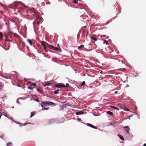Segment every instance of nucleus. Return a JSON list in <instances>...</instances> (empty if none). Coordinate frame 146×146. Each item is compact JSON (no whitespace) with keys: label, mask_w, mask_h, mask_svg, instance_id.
Masks as SVG:
<instances>
[{"label":"nucleus","mask_w":146,"mask_h":146,"mask_svg":"<svg viewBox=\"0 0 146 146\" xmlns=\"http://www.w3.org/2000/svg\"><path fill=\"white\" fill-rule=\"evenodd\" d=\"M84 45H80V46H79L78 47V49H80L81 48H82V47H84Z\"/></svg>","instance_id":"nucleus-18"},{"label":"nucleus","mask_w":146,"mask_h":146,"mask_svg":"<svg viewBox=\"0 0 146 146\" xmlns=\"http://www.w3.org/2000/svg\"><path fill=\"white\" fill-rule=\"evenodd\" d=\"M104 43H106V44H108V42L107 41H106V40H104Z\"/></svg>","instance_id":"nucleus-23"},{"label":"nucleus","mask_w":146,"mask_h":146,"mask_svg":"<svg viewBox=\"0 0 146 146\" xmlns=\"http://www.w3.org/2000/svg\"><path fill=\"white\" fill-rule=\"evenodd\" d=\"M36 84L35 83H31L28 87V88L30 90H32L34 87L35 86Z\"/></svg>","instance_id":"nucleus-1"},{"label":"nucleus","mask_w":146,"mask_h":146,"mask_svg":"<svg viewBox=\"0 0 146 146\" xmlns=\"http://www.w3.org/2000/svg\"><path fill=\"white\" fill-rule=\"evenodd\" d=\"M107 113L108 114L111 115H113V114L112 112L109 111H107Z\"/></svg>","instance_id":"nucleus-9"},{"label":"nucleus","mask_w":146,"mask_h":146,"mask_svg":"<svg viewBox=\"0 0 146 146\" xmlns=\"http://www.w3.org/2000/svg\"><path fill=\"white\" fill-rule=\"evenodd\" d=\"M50 83H45V84H44L43 83L42 85L43 86H47L50 85Z\"/></svg>","instance_id":"nucleus-12"},{"label":"nucleus","mask_w":146,"mask_h":146,"mask_svg":"<svg viewBox=\"0 0 146 146\" xmlns=\"http://www.w3.org/2000/svg\"><path fill=\"white\" fill-rule=\"evenodd\" d=\"M143 146H146V143L144 144Z\"/></svg>","instance_id":"nucleus-31"},{"label":"nucleus","mask_w":146,"mask_h":146,"mask_svg":"<svg viewBox=\"0 0 146 146\" xmlns=\"http://www.w3.org/2000/svg\"><path fill=\"white\" fill-rule=\"evenodd\" d=\"M37 91H38V92H41V91H40L39 89H37Z\"/></svg>","instance_id":"nucleus-27"},{"label":"nucleus","mask_w":146,"mask_h":146,"mask_svg":"<svg viewBox=\"0 0 146 146\" xmlns=\"http://www.w3.org/2000/svg\"><path fill=\"white\" fill-rule=\"evenodd\" d=\"M135 109H137V107L136 106L135 107Z\"/></svg>","instance_id":"nucleus-34"},{"label":"nucleus","mask_w":146,"mask_h":146,"mask_svg":"<svg viewBox=\"0 0 146 146\" xmlns=\"http://www.w3.org/2000/svg\"><path fill=\"white\" fill-rule=\"evenodd\" d=\"M52 60L53 61H54L53 59V58H52Z\"/></svg>","instance_id":"nucleus-36"},{"label":"nucleus","mask_w":146,"mask_h":146,"mask_svg":"<svg viewBox=\"0 0 146 146\" xmlns=\"http://www.w3.org/2000/svg\"><path fill=\"white\" fill-rule=\"evenodd\" d=\"M37 24H38V25H39V24H40V22H39V21H38V22H37Z\"/></svg>","instance_id":"nucleus-26"},{"label":"nucleus","mask_w":146,"mask_h":146,"mask_svg":"<svg viewBox=\"0 0 146 146\" xmlns=\"http://www.w3.org/2000/svg\"><path fill=\"white\" fill-rule=\"evenodd\" d=\"M48 108H43L42 109V110H48Z\"/></svg>","instance_id":"nucleus-21"},{"label":"nucleus","mask_w":146,"mask_h":146,"mask_svg":"<svg viewBox=\"0 0 146 146\" xmlns=\"http://www.w3.org/2000/svg\"><path fill=\"white\" fill-rule=\"evenodd\" d=\"M124 127L126 131L127 132V133H129V130L130 129L129 127V126H127L125 127Z\"/></svg>","instance_id":"nucleus-3"},{"label":"nucleus","mask_w":146,"mask_h":146,"mask_svg":"<svg viewBox=\"0 0 146 146\" xmlns=\"http://www.w3.org/2000/svg\"><path fill=\"white\" fill-rule=\"evenodd\" d=\"M118 136L119 137V138L121 140H123V137L121 136V135H120V134H118Z\"/></svg>","instance_id":"nucleus-11"},{"label":"nucleus","mask_w":146,"mask_h":146,"mask_svg":"<svg viewBox=\"0 0 146 146\" xmlns=\"http://www.w3.org/2000/svg\"><path fill=\"white\" fill-rule=\"evenodd\" d=\"M77 119L78 120H80L81 119L80 118H77Z\"/></svg>","instance_id":"nucleus-30"},{"label":"nucleus","mask_w":146,"mask_h":146,"mask_svg":"<svg viewBox=\"0 0 146 146\" xmlns=\"http://www.w3.org/2000/svg\"><path fill=\"white\" fill-rule=\"evenodd\" d=\"M129 119H130V117H129Z\"/></svg>","instance_id":"nucleus-37"},{"label":"nucleus","mask_w":146,"mask_h":146,"mask_svg":"<svg viewBox=\"0 0 146 146\" xmlns=\"http://www.w3.org/2000/svg\"><path fill=\"white\" fill-rule=\"evenodd\" d=\"M42 104L45 105V106L48 105H49L50 102H43L42 103Z\"/></svg>","instance_id":"nucleus-4"},{"label":"nucleus","mask_w":146,"mask_h":146,"mask_svg":"<svg viewBox=\"0 0 146 146\" xmlns=\"http://www.w3.org/2000/svg\"><path fill=\"white\" fill-rule=\"evenodd\" d=\"M35 114V112L33 111L31 112V117L33 116Z\"/></svg>","instance_id":"nucleus-13"},{"label":"nucleus","mask_w":146,"mask_h":146,"mask_svg":"<svg viewBox=\"0 0 146 146\" xmlns=\"http://www.w3.org/2000/svg\"><path fill=\"white\" fill-rule=\"evenodd\" d=\"M3 38V34L2 33H0V39L2 40Z\"/></svg>","instance_id":"nucleus-14"},{"label":"nucleus","mask_w":146,"mask_h":146,"mask_svg":"<svg viewBox=\"0 0 146 146\" xmlns=\"http://www.w3.org/2000/svg\"><path fill=\"white\" fill-rule=\"evenodd\" d=\"M27 41L29 42L31 45H32V42L31 41L30 39H28L27 40Z\"/></svg>","instance_id":"nucleus-10"},{"label":"nucleus","mask_w":146,"mask_h":146,"mask_svg":"<svg viewBox=\"0 0 146 146\" xmlns=\"http://www.w3.org/2000/svg\"><path fill=\"white\" fill-rule=\"evenodd\" d=\"M124 109L125 111H129V110L127 108H124Z\"/></svg>","instance_id":"nucleus-22"},{"label":"nucleus","mask_w":146,"mask_h":146,"mask_svg":"<svg viewBox=\"0 0 146 146\" xmlns=\"http://www.w3.org/2000/svg\"><path fill=\"white\" fill-rule=\"evenodd\" d=\"M27 124L26 123H25L24 125H25Z\"/></svg>","instance_id":"nucleus-33"},{"label":"nucleus","mask_w":146,"mask_h":146,"mask_svg":"<svg viewBox=\"0 0 146 146\" xmlns=\"http://www.w3.org/2000/svg\"><path fill=\"white\" fill-rule=\"evenodd\" d=\"M11 120H12V118H10Z\"/></svg>","instance_id":"nucleus-35"},{"label":"nucleus","mask_w":146,"mask_h":146,"mask_svg":"<svg viewBox=\"0 0 146 146\" xmlns=\"http://www.w3.org/2000/svg\"><path fill=\"white\" fill-rule=\"evenodd\" d=\"M12 144V143L10 142L7 144V146H9V145H11Z\"/></svg>","instance_id":"nucleus-20"},{"label":"nucleus","mask_w":146,"mask_h":146,"mask_svg":"<svg viewBox=\"0 0 146 146\" xmlns=\"http://www.w3.org/2000/svg\"><path fill=\"white\" fill-rule=\"evenodd\" d=\"M69 86V84L67 83L66 84V86H65V87H68Z\"/></svg>","instance_id":"nucleus-25"},{"label":"nucleus","mask_w":146,"mask_h":146,"mask_svg":"<svg viewBox=\"0 0 146 146\" xmlns=\"http://www.w3.org/2000/svg\"><path fill=\"white\" fill-rule=\"evenodd\" d=\"M85 82L84 81H83V82L81 84V85L82 86H83L85 84Z\"/></svg>","instance_id":"nucleus-19"},{"label":"nucleus","mask_w":146,"mask_h":146,"mask_svg":"<svg viewBox=\"0 0 146 146\" xmlns=\"http://www.w3.org/2000/svg\"><path fill=\"white\" fill-rule=\"evenodd\" d=\"M59 90H55L54 92V94H57L59 92Z\"/></svg>","instance_id":"nucleus-15"},{"label":"nucleus","mask_w":146,"mask_h":146,"mask_svg":"<svg viewBox=\"0 0 146 146\" xmlns=\"http://www.w3.org/2000/svg\"><path fill=\"white\" fill-rule=\"evenodd\" d=\"M43 104H42L41 103V106L42 107V108L43 107Z\"/></svg>","instance_id":"nucleus-29"},{"label":"nucleus","mask_w":146,"mask_h":146,"mask_svg":"<svg viewBox=\"0 0 146 146\" xmlns=\"http://www.w3.org/2000/svg\"><path fill=\"white\" fill-rule=\"evenodd\" d=\"M6 117H7L6 115H4Z\"/></svg>","instance_id":"nucleus-38"},{"label":"nucleus","mask_w":146,"mask_h":146,"mask_svg":"<svg viewBox=\"0 0 146 146\" xmlns=\"http://www.w3.org/2000/svg\"><path fill=\"white\" fill-rule=\"evenodd\" d=\"M55 104L52 102H50L49 105H54Z\"/></svg>","instance_id":"nucleus-17"},{"label":"nucleus","mask_w":146,"mask_h":146,"mask_svg":"<svg viewBox=\"0 0 146 146\" xmlns=\"http://www.w3.org/2000/svg\"><path fill=\"white\" fill-rule=\"evenodd\" d=\"M31 11H34L35 10V9L33 8H31L30 9Z\"/></svg>","instance_id":"nucleus-24"},{"label":"nucleus","mask_w":146,"mask_h":146,"mask_svg":"<svg viewBox=\"0 0 146 146\" xmlns=\"http://www.w3.org/2000/svg\"><path fill=\"white\" fill-rule=\"evenodd\" d=\"M73 2L75 4H77L78 3V1L76 0H73Z\"/></svg>","instance_id":"nucleus-16"},{"label":"nucleus","mask_w":146,"mask_h":146,"mask_svg":"<svg viewBox=\"0 0 146 146\" xmlns=\"http://www.w3.org/2000/svg\"><path fill=\"white\" fill-rule=\"evenodd\" d=\"M91 39L94 40L95 41H97L98 40V39L96 37H91Z\"/></svg>","instance_id":"nucleus-8"},{"label":"nucleus","mask_w":146,"mask_h":146,"mask_svg":"<svg viewBox=\"0 0 146 146\" xmlns=\"http://www.w3.org/2000/svg\"><path fill=\"white\" fill-rule=\"evenodd\" d=\"M117 92H118V91H115V94H116Z\"/></svg>","instance_id":"nucleus-28"},{"label":"nucleus","mask_w":146,"mask_h":146,"mask_svg":"<svg viewBox=\"0 0 146 146\" xmlns=\"http://www.w3.org/2000/svg\"><path fill=\"white\" fill-rule=\"evenodd\" d=\"M84 112L82 111H80L76 112V115H81L84 114Z\"/></svg>","instance_id":"nucleus-5"},{"label":"nucleus","mask_w":146,"mask_h":146,"mask_svg":"<svg viewBox=\"0 0 146 146\" xmlns=\"http://www.w3.org/2000/svg\"><path fill=\"white\" fill-rule=\"evenodd\" d=\"M55 49L56 50H58V48H55Z\"/></svg>","instance_id":"nucleus-32"},{"label":"nucleus","mask_w":146,"mask_h":146,"mask_svg":"<svg viewBox=\"0 0 146 146\" xmlns=\"http://www.w3.org/2000/svg\"><path fill=\"white\" fill-rule=\"evenodd\" d=\"M87 125L88 126H90V127H91L93 128L94 129H96V127L95 126H93V125H92L91 124H90V123H87Z\"/></svg>","instance_id":"nucleus-6"},{"label":"nucleus","mask_w":146,"mask_h":146,"mask_svg":"<svg viewBox=\"0 0 146 146\" xmlns=\"http://www.w3.org/2000/svg\"><path fill=\"white\" fill-rule=\"evenodd\" d=\"M110 107L114 109L115 110H119V109L118 108H117V107H115V106H111Z\"/></svg>","instance_id":"nucleus-7"},{"label":"nucleus","mask_w":146,"mask_h":146,"mask_svg":"<svg viewBox=\"0 0 146 146\" xmlns=\"http://www.w3.org/2000/svg\"><path fill=\"white\" fill-rule=\"evenodd\" d=\"M55 87L56 88H62V87H65V85L64 84H59L56 85Z\"/></svg>","instance_id":"nucleus-2"}]
</instances>
